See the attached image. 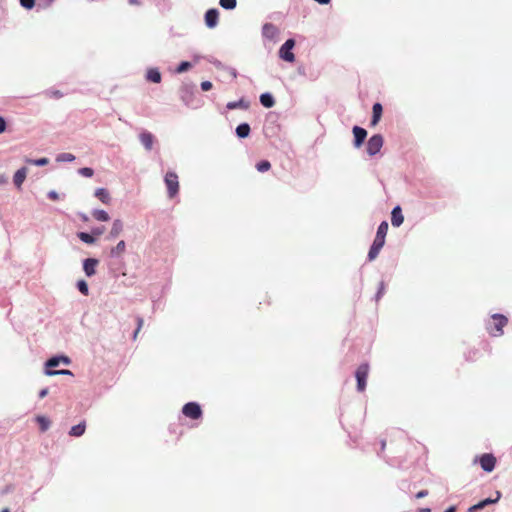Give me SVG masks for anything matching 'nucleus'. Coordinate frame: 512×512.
<instances>
[{"mask_svg": "<svg viewBox=\"0 0 512 512\" xmlns=\"http://www.w3.org/2000/svg\"><path fill=\"white\" fill-rule=\"evenodd\" d=\"M388 231V223L383 221L378 226L376 237L370 247V250L368 252V259L369 261H373L377 258L378 254L380 253L382 247L385 244V237Z\"/></svg>", "mask_w": 512, "mask_h": 512, "instance_id": "nucleus-1", "label": "nucleus"}, {"mask_svg": "<svg viewBox=\"0 0 512 512\" xmlns=\"http://www.w3.org/2000/svg\"><path fill=\"white\" fill-rule=\"evenodd\" d=\"M508 319L502 314H493L491 320L486 323L488 333L493 337L503 335V328L507 324Z\"/></svg>", "mask_w": 512, "mask_h": 512, "instance_id": "nucleus-2", "label": "nucleus"}, {"mask_svg": "<svg viewBox=\"0 0 512 512\" xmlns=\"http://www.w3.org/2000/svg\"><path fill=\"white\" fill-rule=\"evenodd\" d=\"M294 46H295V40L292 38L287 39L279 49V57L286 62H289V63L294 62L295 55L292 52Z\"/></svg>", "mask_w": 512, "mask_h": 512, "instance_id": "nucleus-3", "label": "nucleus"}, {"mask_svg": "<svg viewBox=\"0 0 512 512\" xmlns=\"http://www.w3.org/2000/svg\"><path fill=\"white\" fill-rule=\"evenodd\" d=\"M164 181L168 190V196L173 198L179 191V181L177 174L174 172L166 173Z\"/></svg>", "mask_w": 512, "mask_h": 512, "instance_id": "nucleus-4", "label": "nucleus"}, {"mask_svg": "<svg viewBox=\"0 0 512 512\" xmlns=\"http://www.w3.org/2000/svg\"><path fill=\"white\" fill-rule=\"evenodd\" d=\"M369 373V365L367 363L361 364L355 373V377L357 380V390L362 392L366 388V381Z\"/></svg>", "mask_w": 512, "mask_h": 512, "instance_id": "nucleus-5", "label": "nucleus"}, {"mask_svg": "<svg viewBox=\"0 0 512 512\" xmlns=\"http://www.w3.org/2000/svg\"><path fill=\"white\" fill-rule=\"evenodd\" d=\"M280 30L272 23H265L262 26V37L272 43L278 41Z\"/></svg>", "mask_w": 512, "mask_h": 512, "instance_id": "nucleus-6", "label": "nucleus"}, {"mask_svg": "<svg viewBox=\"0 0 512 512\" xmlns=\"http://www.w3.org/2000/svg\"><path fill=\"white\" fill-rule=\"evenodd\" d=\"M383 142V137L380 134H375L371 136L367 142V153L370 156H374L377 153H379L383 146Z\"/></svg>", "mask_w": 512, "mask_h": 512, "instance_id": "nucleus-7", "label": "nucleus"}, {"mask_svg": "<svg viewBox=\"0 0 512 512\" xmlns=\"http://www.w3.org/2000/svg\"><path fill=\"white\" fill-rule=\"evenodd\" d=\"M182 413L190 418V419H194V420H197L199 418H201L202 416V410H201V407L198 403L196 402H189V403H186L183 408H182Z\"/></svg>", "mask_w": 512, "mask_h": 512, "instance_id": "nucleus-8", "label": "nucleus"}, {"mask_svg": "<svg viewBox=\"0 0 512 512\" xmlns=\"http://www.w3.org/2000/svg\"><path fill=\"white\" fill-rule=\"evenodd\" d=\"M481 468L486 472H491L495 468L496 458L492 454H483L479 458Z\"/></svg>", "mask_w": 512, "mask_h": 512, "instance_id": "nucleus-9", "label": "nucleus"}, {"mask_svg": "<svg viewBox=\"0 0 512 512\" xmlns=\"http://www.w3.org/2000/svg\"><path fill=\"white\" fill-rule=\"evenodd\" d=\"M99 261L95 258H87L83 261V271L87 277H92L96 274V267Z\"/></svg>", "mask_w": 512, "mask_h": 512, "instance_id": "nucleus-10", "label": "nucleus"}, {"mask_svg": "<svg viewBox=\"0 0 512 512\" xmlns=\"http://www.w3.org/2000/svg\"><path fill=\"white\" fill-rule=\"evenodd\" d=\"M352 132L354 135V146L359 148L367 136V131L362 127L354 126Z\"/></svg>", "mask_w": 512, "mask_h": 512, "instance_id": "nucleus-11", "label": "nucleus"}, {"mask_svg": "<svg viewBox=\"0 0 512 512\" xmlns=\"http://www.w3.org/2000/svg\"><path fill=\"white\" fill-rule=\"evenodd\" d=\"M219 12L217 9H209L205 13V24L208 28H214L218 24Z\"/></svg>", "mask_w": 512, "mask_h": 512, "instance_id": "nucleus-12", "label": "nucleus"}, {"mask_svg": "<svg viewBox=\"0 0 512 512\" xmlns=\"http://www.w3.org/2000/svg\"><path fill=\"white\" fill-rule=\"evenodd\" d=\"M61 363L64 365H69L71 363V360L67 356H54L47 360L45 366L47 369H50L59 366Z\"/></svg>", "mask_w": 512, "mask_h": 512, "instance_id": "nucleus-13", "label": "nucleus"}, {"mask_svg": "<svg viewBox=\"0 0 512 512\" xmlns=\"http://www.w3.org/2000/svg\"><path fill=\"white\" fill-rule=\"evenodd\" d=\"M27 174L28 169L26 167H22L15 172L13 176V183L18 189L21 188L22 184L24 183L27 177Z\"/></svg>", "mask_w": 512, "mask_h": 512, "instance_id": "nucleus-14", "label": "nucleus"}, {"mask_svg": "<svg viewBox=\"0 0 512 512\" xmlns=\"http://www.w3.org/2000/svg\"><path fill=\"white\" fill-rule=\"evenodd\" d=\"M404 222V216L402 214V210L400 206H396L393 208L391 212V223L394 227H399Z\"/></svg>", "mask_w": 512, "mask_h": 512, "instance_id": "nucleus-15", "label": "nucleus"}, {"mask_svg": "<svg viewBox=\"0 0 512 512\" xmlns=\"http://www.w3.org/2000/svg\"><path fill=\"white\" fill-rule=\"evenodd\" d=\"M141 144L150 151L153 147L154 136L150 132H142L139 136Z\"/></svg>", "mask_w": 512, "mask_h": 512, "instance_id": "nucleus-16", "label": "nucleus"}, {"mask_svg": "<svg viewBox=\"0 0 512 512\" xmlns=\"http://www.w3.org/2000/svg\"><path fill=\"white\" fill-rule=\"evenodd\" d=\"M123 231V222L120 219H115L109 233V239H114Z\"/></svg>", "mask_w": 512, "mask_h": 512, "instance_id": "nucleus-17", "label": "nucleus"}, {"mask_svg": "<svg viewBox=\"0 0 512 512\" xmlns=\"http://www.w3.org/2000/svg\"><path fill=\"white\" fill-rule=\"evenodd\" d=\"M382 111H383V108H382V105L380 103H375L373 105V107H372V119H371V124L373 126H375L379 122V120H380V118L382 116Z\"/></svg>", "mask_w": 512, "mask_h": 512, "instance_id": "nucleus-18", "label": "nucleus"}, {"mask_svg": "<svg viewBox=\"0 0 512 512\" xmlns=\"http://www.w3.org/2000/svg\"><path fill=\"white\" fill-rule=\"evenodd\" d=\"M146 79L153 83L161 82V73L157 68H150L146 73Z\"/></svg>", "mask_w": 512, "mask_h": 512, "instance_id": "nucleus-19", "label": "nucleus"}, {"mask_svg": "<svg viewBox=\"0 0 512 512\" xmlns=\"http://www.w3.org/2000/svg\"><path fill=\"white\" fill-rule=\"evenodd\" d=\"M250 131H251V129H250V126L248 123L239 124L235 130L236 135L241 139L247 138L250 134Z\"/></svg>", "mask_w": 512, "mask_h": 512, "instance_id": "nucleus-20", "label": "nucleus"}, {"mask_svg": "<svg viewBox=\"0 0 512 512\" xmlns=\"http://www.w3.org/2000/svg\"><path fill=\"white\" fill-rule=\"evenodd\" d=\"M94 195L104 204H108L111 200L110 194L105 188H97Z\"/></svg>", "mask_w": 512, "mask_h": 512, "instance_id": "nucleus-21", "label": "nucleus"}, {"mask_svg": "<svg viewBox=\"0 0 512 512\" xmlns=\"http://www.w3.org/2000/svg\"><path fill=\"white\" fill-rule=\"evenodd\" d=\"M501 498V492L500 491H496V498L492 499V498H486L480 502H478L476 504V508H478L479 510L485 508L486 506L488 505H491V504H495L497 503Z\"/></svg>", "mask_w": 512, "mask_h": 512, "instance_id": "nucleus-22", "label": "nucleus"}, {"mask_svg": "<svg viewBox=\"0 0 512 512\" xmlns=\"http://www.w3.org/2000/svg\"><path fill=\"white\" fill-rule=\"evenodd\" d=\"M260 103L265 108H271L275 105V100L271 93L266 92L260 95Z\"/></svg>", "mask_w": 512, "mask_h": 512, "instance_id": "nucleus-23", "label": "nucleus"}, {"mask_svg": "<svg viewBox=\"0 0 512 512\" xmlns=\"http://www.w3.org/2000/svg\"><path fill=\"white\" fill-rule=\"evenodd\" d=\"M126 250L125 241L121 240L117 243L115 247H113L110 251L112 257H120Z\"/></svg>", "mask_w": 512, "mask_h": 512, "instance_id": "nucleus-24", "label": "nucleus"}, {"mask_svg": "<svg viewBox=\"0 0 512 512\" xmlns=\"http://www.w3.org/2000/svg\"><path fill=\"white\" fill-rule=\"evenodd\" d=\"M85 429H86L85 423H79V424L71 427V429L69 431V435L74 436V437H80L85 433Z\"/></svg>", "mask_w": 512, "mask_h": 512, "instance_id": "nucleus-25", "label": "nucleus"}, {"mask_svg": "<svg viewBox=\"0 0 512 512\" xmlns=\"http://www.w3.org/2000/svg\"><path fill=\"white\" fill-rule=\"evenodd\" d=\"M227 109L229 110H233V109H237V108H240V109H247L249 107L248 103L245 102L243 99H240L238 101H232V102H228L227 105H226Z\"/></svg>", "mask_w": 512, "mask_h": 512, "instance_id": "nucleus-26", "label": "nucleus"}, {"mask_svg": "<svg viewBox=\"0 0 512 512\" xmlns=\"http://www.w3.org/2000/svg\"><path fill=\"white\" fill-rule=\"evenodd\" d=\"M92 215L96 220L101 221V222H106L110 219L109 214L106 211L101 210V209H95L92 212Z\"/></svg>", "mask_w": 512, "mask_h": 512, "instance_id": "nucleus-27", "label": "nucleus"}, {"mask_svg": "<svg viewBox=\"0 0 512 512\" xmlns=\"http://www.w3.org/2000/svg\"><path fill=\"white\" fill-rule=\"evenodd\" d=\"M36 421L40 425L41 431H47L50 428L51 422L47 417L39 415L36 417Z\"/></svg>", "mask_w": 512, "mask_h": 512, "instance_id": "nucleus-28", "label": "nucleus"}, {"mask_svg": "<svg viewBox=\"0 0 512 512\" xmlns=\"http://www.w3.org/2000/svg\"><path fill=\"white\" fill-rule=\"evenodd\" d=\"M78 238L87 244H94L96 239L93 235L86 233V232H79L77 234Z\"/></svg>", "mask_w": 512, "mask_h": 512, "instance_id": "nucleus-29", "label": "nucleus"}, {"mask_svg": "<svg viewBox=\"0 0 512 512\" xmlns=\"http://www.w3.org/2000/svg\"><path fill=\"white\" fill-rule=\"evenodd\" d=\"M75 160V156L71 153H60L56 157L57 162H72Z\"/></svg>", "mask_w": 512, "mask_h": 512, "instance_id": "nucleus-30", "label": "nucleus"}, {"mask_svg": "<svg viewBox=\"0 0 512 512\" xmlns=\"http://www.w3.org/2000/svg\"><path fill=\"white\" fill-rule=\"evenodd\" d=\"M45 374L47 376H55V375H70L72 376L73 373L70 371V370H51V369H46L45 370Z\"/></svg>", "mask_w": 512, "mask_h": 512, "instance_id": "nucleus-31", "label": "nucleus"}, {"mask_svg": "<svg viewBox=\"0 0 512 512\" xmlns=\"http://www.w3.org/2000/svg\"><path fill=\"white\" fill-rule=\"evenodd\" d=\"M222 8L226 10H232L236 7L237 1L236 0H220L219 1Z\"/></svg>", "mask_w": 512, "mask_h": 512, "instance_id": "nucleus-32", "label": "nucleus"}, {"mask_svg": "<svg viewBox=\"0 0 512 512\" xmlns=\"http://www.w3.org/2000/svg\"><path fill=\"white\" fill-rule=\"evenodd\" d=\"M77 288L83 295L87 296L89 294V287L85 280H79L77 282Z\"/></svg>", "mask_w": 512, "mask_h": 512, "instance_id": "nucleus-33", "label": "nucleus"}, {"mask_svg": "<svg viewBox=\"0 0 512 512\" xmlns=\"http://www.w3.org/2000/svg\"><path fill=\"white\" fill-rule=\"evenodd\" d=\"M270 167H271V164H270V162H269V161H267V160L260 161V162H259V163H257V165H256V169H257L259 172H261V173L268 171V170L270 169Z\"/></svg>", "mask_w": 512, "mask_h": 512, "instance_id": "nucleus-34", "label": "nucleus"}, {"mask_svg": "<svg viewBox=\"0 0 512 512\" xmlns=\"http://www.w3.org/2000/svg\"><path fill=\"white\" fill-rule=\"evenodd\" d=\"M189 68H191V63H190V62H188V61H183V62H181V63L178 65V67H177V69H176V72H177V73H179V74H180V73H184V72H186Z\"/></svg>", "mask_w": 512, "mask_h": 512, "instance_id": "nucleus-35", "label": "nucleus"}, {"mask_svg": "<svg viewBox=\"0 0 512 512\" xmlns=\"http://www.w3.org/2000/svg\"><path fill=\"white\" fill-rule=\"evenodd\" d=\"M27 162H29L35 166H45L49 163V159L48 158H39V159H35V160H28Z\"/></svg>", "mask_w": 512, "mask_h": 512, "instance_id": "nucleus-36", "label": "nucleus"}, {"mask_svg": "<svg viewBox=\"0 0 512 512\" xmlns=\"http://www.w3.org/2000/svg\"><path fill=\"white\" fill-rule=\"evenodd\" d=\"M78 173L84 177H92L94 174V171L92 168L89 167H83L78 170Z\"/></svg>", "mask_w": 512, "mask_h": 512, "instance_id": "nucleus-37", "label": "nucleus"}, {"mask_svg": "<svg viewBox=\"0 0 512 512\" xmlns=\"http://www.w3.org/2000/svg\"><path fill=\"white\" fill-rule=\"evenodd\" d=\"M20 4L26 9H32L35 5V0H20Z\"/></svg>", "mask_w": 512, "mask_h": 512, "instance_id": "nucleus-38", "label": "nucleus"}, {"mask_svg": "<svg viewBox=\"0 0 512 512\" xmlns=\"http://www.w3.org/2000/svg\"><path fill=\"white\" fill-rule=\"evenodd\" d=\"M385 293V285L383 282L379 284V289L376 294V300L378 301Z\"/></svg>", "mask_w": 512, "mask_h": 512, "instance_id": "nucleus-39", "label": "nucleus"}, {"mask_svg": "<svg viewBox=\"0 0 512 512\" xmlns=\"http://www.w3.org/2000/svg\"><path fill=\"white\" fill-rule=\"evenodd\" d=\"M212 83L210 81H203L201 83V89L203 91H209L210 89H212Z\"/></svg>", "mask_w": 512, "mask_h": 512, "instance_id": "nucleus-40", "label": "nucleus"}, {"mask_svg": "<svg viewBox=\"0 0 512 512\" xmlns=\"http://www.w3.org/2000/svg\"><path fill=\"white\" fill-rule=\"evenodd\" d=\"M48 94L54 98H61L63 96V93L59 90H50L48 91Z\"/></svg>", "mask_w": 512, "mask_h": 512, "instance_id": "nucleus-41", "label": "nucleus"}, {"mask_svg": "<svg viewBox=\"0 0 512 512\" xmlns=\"http://www.w3.org/2000/svg\"><path fill=\"white\" fill-rule=\"evenodd\" d=\"M48 197L51 200H57L59 198V194L55 190H51L48 192Z\"/></svg>", "mask_w": 512, "mask_h": 512, "instance_id": "nucleus-42", "label": "nucleus"}, {"mask_svg": "<svg viewBox=\"0 0 512 512\" xmlns=\"http://www.w3.org/2000/svg\"><path fill=\"white\" fill-rule=\"evenodd\" d=\"M6 129V121L3 117H0V134Z\"/></svg>", "mask_w": 512, "mask_h": 512, "instance_id": "nucleus-43", "label": "nucleus"}, {"mask_svg": "<svg viewBox=\"0 0 512 512\" xmlns=\"http://www.w3.org/2000/svg\"><path fill=\"white\" fill-rule=\"evenodd\" d=\"M428 495V491L427 490H421L419 491L417 494H416V498L420 499V498H424Z\"/></svg>", "mask_w": 512, "mask_h": 512, "instance_id": "nucleus-44", "label": "nucleus"}, {"mask_svg": "<svg viewBox=\"0 0 512 512\" xmlns=\"http://www.w3.org/2000/svg\"><path fill=\"white\" fill-rule=\"evenodd\" d=\"M143 324H144L143 318L142 317H137V328H138V330H141Z\"/></svg>", "mask_w": 512, "mask_h": 512, "instance_id": "nucleus-45", "label": "nucleus"}, {"mask_svg": "<svg viewBox=\"0 0 512 512\" xmlns=\"http://www.w3.org/2000/svg\"><path fill=\"white\" fill-rule=\"evenodd\" d=\"M47 394H48V388H43V389H41V390H40V392H39V397H40V398H44V397H46V396H47Z\"/></svg>", "mask_w": 512, "mask_h": 512, "instance_id": "nucleus-46", "label": "nucleus"}, {"mask_svg": "<svg viewBox=\"0 0 512 512\" xmlns=\"http://www.w3.org/2000/svg\"><path fill=\"white\" fill-rule=\"evenodd\" d=\"M94 235H101L103 233V228H95L92 230Z\"/></svg>", "mask_w": 512, "mask_h": 512, "instance_id": "nucleus-47", "label": "nucleus"}, {"mask_svg": "<svg viewBox=\"0 0 512 512\" xmlns=\"http://www.w3.org/2000/svg\"><path fill=\"white\" fill-rule=\"evenodd\" d=\"M478 510H479V509H478V508H476V504H475V505L471 506V507L468 509V512H476V511H478Z\"/></svg>", "mask_w": 512, "mask_h": 512, "instance_id": "nucleus-48", "label": "nucleus"}, {"mask_svg": "<svg viewBox=\"0 0 512 512\" xmlns=\"http://www.w3.org/2000/svg\"><path fill=\"white\" fill-rule=\"evenodd\" d=\"M455 511H456V507L455 506H450L444 512H455Z\"/></svg>", "mask_w": 512, "mask_h": 512, "instance_id": "nucleus-49", "label": "nucleus"}, {"mask_svg": "<svg viewBox=\"0 0 512 512\" xmlns=\"http://www.w3.org/2000/svg\"><path fill=\"white\" fill-rule=\"evenodd\" d=\"M128 1H129V4H131V5H139L140 4L139 0H128Z\"/></svg>", "mask_w": 512, "mask_h": 512, "instance_id": "nucleus-50", "label": "nucleus"}, {"mask_svg": "<svg viewBox=\"0 0 512 512\" xmlns=\"http://www.w3.org/2000/svg\"><path fill=\"white\" fill-rule=\"evenodd\" d=\"M140 332V330H138V328H136V330L134 331L133 333V340H136L137 339V336H138V333Z\"/></svg>", "mask_w": 512, "mask_h": 512, "instance_id": "nucleus-51", "label": "nucleus"}, {"mask_svg": "<svg viewBox=\"0 0 512 512\" xmlns=\"http://www.w3.org/2000/svg\"><path fill=\"white\" fill-rule=\"evenodd\" d=\"M316 2H318L319 4H328L330 2V0H315Z\"/></svg>", "mask_w": 512, "mask_h": 512, "instance_id": "nucleus-52", "label": "nucleus"}, {"mask_svg": "<svg viewBox=\"0 0 512 512\" xmlns=\"http://www.w3.org/2000/svg\"><path fill=\"white\" fill-rule=\"evenodd\" d=\"M418 512H431V510L429 508H421Z\"/></svg>", "mask_w": 512, "mask_h": 512, "instance_id": "nucleus-53", "label": "nucleus"}, {"mask_svg": "<svg viewBox=\"0 0 512 512\" xmlns=\"http://www.w3.org/2000/svg\"><path fill=\"white\" fill-rule=\"evenodd\" d=\"M6 181L5 176L0 175V183H4Z\"/></svg>", "mask_w": 512, "mask_h": 512, "instance_id": "nucleus-54", "label": "nucleus"}, {"mask_svg": "<svg viewBox=\"0 0 512 512\" xmlns=\"http://www.w3.org/2000/svg\"><path fill=\"white\" fill-rule=\"evenodd\" d=\"M2 512H9V510L8 509H4Z\"/></svg>", "mask_w": 512, "mask_h": 512, "instance_id": "nucleus-55", "label": "nucleus"}, {"mask_svg": "<svg viewBox=\"0 0 512 512\" xmlns=\"http://www.w3.org/2000/svg\"><path fill=\"white\" fill-rule=\"evenodd\" d=\"M49 2H53L54 0H48Z\"/></svg>", "mask_w": 512, "mask_h": 512, "instance_id": "nucleus-56", "label": "nucleus"}]
</instances>
